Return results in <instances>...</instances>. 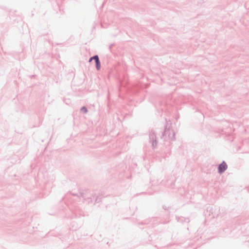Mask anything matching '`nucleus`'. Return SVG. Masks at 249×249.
Returning <instances> with one entry per match:
<instances>
[{"mask_svg": "<svg viewBox=\"0 0 249 249\" xmlns=\"http://www.w3.org/2000/svg\"><path fill=\"white\" fill-rule=\"evenodd\" d=\"M92 59L95 60L96 64V68L98 70H99L100 68V63L99 61V59L98 56L97 55H95L90 58L89 61H91Z\"/></svg>", "mask_w": 249, "mask_h": 249, "instance_id": "f257e3e1", "label": "nucleus"}, {"mask_svg": "<svg viewBox=\"0 0 249 249\" xmlns=\"http://www.w3.org/2000/svg\"><path fill=\"white\" fill-rule=\"evenodd\" d=\"M227 165L225 162H223L219 165L218 167L219 172L221 173L227 169Z\"/></svg>", "mask_w": 249, "mask_h": 249, "instance_id": "f03ea898", "label": "nucleus"}, {"mask_svg": "<svg viewBox=\"0 0 249 249\" xmlns=\"http://www.w3.org/2000/svg\"><path fill=\"white\" fill-rule=\"evenodd\" d=\"M82 110H84L85 111V112H86L87 111V109L86 108H85V107H83L82 108Z\"/></svg>", "mask_w": 249, "mask_h": 249, "instance_id": "7ed1b4c3", "label": "nucleus"}]
</instances>
